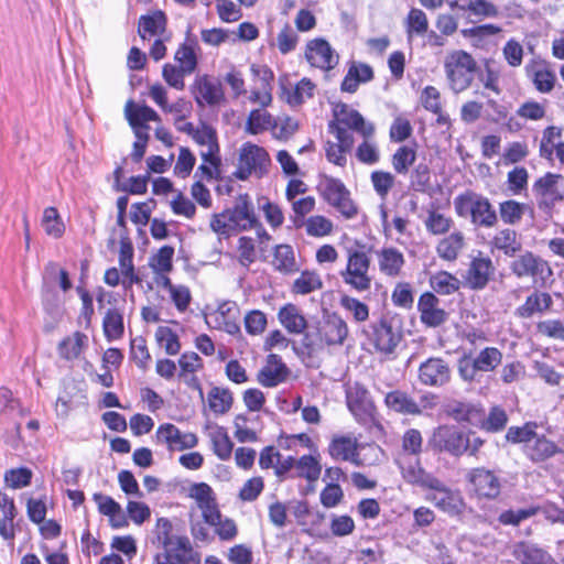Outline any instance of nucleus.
<instances>
[{"label": "nucleus", "mask_w": 564, "mask_h": 564, "mask_svg": "<svg viewBox=\"0 0 564 564\" xmlns=\"http://www.w3.org/2000/svg\"><path fill=\"white\" fill-rule=\"evenodd\" d=\"M454 209L458 217L469 220L476 229H491L499 221L490 199L471 189H466L454 198Z\"/></svg>", "instance_id": "obj_1"}, {"label": "nucleus", "mask_w": 564, "mask_h": 564, "mask_svg": "<svg viewBox=\"0 0 564 564\" xmlns=\"http://www.w3.org/2000/svg\"><path fill=\"white\" fill-rule=\"evenodd\" d=\"M470 430H462L456 425H440L433 430L427 441V446L437 454H447L459 458L466 454L468 436H473Z\"/></svg>", "instance_id": "obj_2"}, {"label": "nucleus", "mask_w": 564, "mask_h": 564, "mask_svg": "<svg viewBox=\"0 0 564 564\" xmlns=\"http://www.w3.org/2000/svg\"><path fill=\"white\" fill-rule=\"evenodd\" d=\"M317 192L346 219H351L358 214V207L351 199L350 192L339 178L323 175L318 182Z\"/></svg>", "instance_id": "obj_3"}, {"label": "nucleus", "mask_w": 564, "mask_h": 564, "mask_svg": "<svg viewBox=\"0 0 564 564\" xmlns=\"http://www.w3.org/2000/svg\"><path fill=\"white\" fill-rule=\"evenodd\" d=\"M444 67L451 88L460 93L471 85L477 63L469 53L455 51L446 58Z\"/></svg>", "instance_id": "obj_4"}, {"label": "nucleus", "mask_w": 564, "mask_h": 564, "mask_svg": "<svg viewBox=\"0 0 564 564\" xmlns=\"http://www.w3.org/2000/svg\"><path fill=\"white\" fill-rule=\"evenodd\" d=\"M370 258L364 251H350L346 270L340 273L344 282L352 289L364 292L370 289L371 278L368 275Z\"/></svg>", "instance_id": "obj_5"}, {"label": "nucleus", "mask_w": 564, "mask_h": 564, "mask_svg": "<svg viewBox=\"0 0 564 564\" xmlns=\"http://www.w3.org/2000/svg\"><path fill=\"white\" fill-rule=\"evenodd\" d=\"M153 564H200V555L193 550L189 539L181 535L175 538V544L154 556Z\"/></svg>", "instance_id": "obj_6"}, {"label": "nucleus", "mask_w": 564, "mask_h": 564, "mask_svg": "<svg viewBox=\"0 0 564 564\" xmlns=\"http://www.w3.org/2000/svg\"><path fill=\"white\" fill-rule=\"evenodd\" d=\"M560 180H563L561 174L547 172L534 182L532 191L541 210L551 212L557 203L564 199L563 192L557 188Z\"/></svg>", "instance_id": "obj_7"}, {"label": "nucleus", "mask_w": 564, "mask_h": 564, "mask_svg": "<svg viewBox=\"0 0 564 564\" xmlns=\"http://www.w3.org/2000/svg\"><path fill=\"white\" fill-rule=\"evenodd\" d=\"M346 402L357 421L367 423L373 419L376 406L364 384L355 382L349 386L346 390Z\"/></svg>", "instance_id": "obj_8"}, {"label": "nucleus", "mask_w": 564, "mask_h": 564, "mask_svg": "<svg viewBox=\"0 0 564 564\" xmlns=\"http://www.w3.org/2000/svg\"><path fill=\"white\" fill-rule=\"evenodd\" d=\"M224 217H227L231 229L241 231L252 229L258 224L252 202L247 193L238 195L235 205L224 210Z\"/></svg>", "instance_id": "obj_9"}, {"label": "nucleus", "mask_w": 564, "mask_h": 564, "mask_svg": "<svg viewBox=\"0 0 564 564\" xmlns=\"http://www.w3.org/2000/svg\"><path fill=\"white\" fill-rule=\"evenodd\" d=\"M510 270L517 278L530 276L544 280L545 275L552 274L549 263L531 251L518 256L510 263Z\"/></svg>", "instance_id": "obj_10"}, {"label": "nucleus", "mask_w": 564, "mask_h": 564, "mask_svg": "<svg viewBox=\"0 0 564 564\" xmlns=\"http://www.w3.org/2000/svg\"><path fill=\"white\" fill-rule=\"evenodd\" d=\"M192 94L199 107L205 105L213 107L225 101L224 88L220 82L212 79L208 75L195 78L192 85Z\"/></svg>", "instance_id": "obj_11"}, {"label": "nucleus", "mask_w": 564, "mask_h": 564, "mask_svg": "<svg viewBox=\"0 0 564 564\" xmlns=\"http://www.w3.org/2000/svg\"><path fill=\"white\" fill-rule=\"evenodd\" d=\"M420 321L429 328H436L445 324L449 314L440 307V299L433 292H424L417 301Z\"/></svg>", "instance_id": "obj_12"}, {"label": "nucleus", "mask_w": 564, "mask_h": 564, "mask_svg": "<svg viewBox=\"0 0 564 564\" xmlns=\"http://www.w3.org/2000/svg\"><path fill=\"white\" fill-rule=\"evenodd\" d=\"M419 380L429 387H442L451 380V368L440 357H431L419 367Z\"/></svg>", "instance_id": "obj_13"}, {"label": "nucleus", "mask_w": 564, "mask_h": 564, "mask_svg": "<svg viewBox=\"0 0 564 564\" xmlns=\"http://www.w3.org/2000/svg\"><path fill=\"white\" fill-rule=\"evenodd\" d=\"M468 480L479 497L495 499L500 495L501 481L494 471L484 467L473 469Z\"/></svg>", "instance_id": "obj_14"}, {"label": "nucleus", "mask_w": 564, "mask_h": 564, "mask_svg": "<svg viewBox=\"0 0 564 564\" xmlns=\"http://www.w3.org/2000/svg\"><path fill=\"white\" fill-rule=\"evenodd\" d=\"M431 490L427 499L442 511L451 516L459 514L463 511L465 503L460 495L451 490L441 479L438 485Z\"/></svg>", "instance_id": "obj_15"}, {"label": "nucleus", "mask_w": 564, "mask_h": 564, "mask_svg": "<svg viewBox=\"0 0 564 564\" xmlns=\"http://www.w3.org/2000/svg\"><path fill=\"white\" fill-rule=\"evenodd\" d=\"M290 372L279 355L270 354L267 357V365L259 370L257 380L263 387L273 388L286 381Z\"/></svg>", "instance_id": "obj_16"}, {"label": "nucleus", "mask_w": 564, "mask_h": 564, "mask_svg": "<svg viewBox=\"0 0 564 564\" xmlns=\"http://www.w3.org/2000/svg\"><path fill=\"white\" fill-rule=\"evenodd\" d=\"M305 57L307 62L322 69H332L338 62L329 43L324 39H315L307 43Z\"/></svg>", "instance_id": "obj_17"}, {"label": "nucleus", "mask_w": 564, "mask_h": 564, "mask_svg": "<svg viewBox=\"0 0 564 564\" xmlns=\"http://www.w3.org/2000/svg\"><path fill=\"white\" fill-rule=\"evenodd\" d=\"M239 163L249 167L258 177H262L268 173L271 159L263 148L248 142L240 150Z\"/></svg>", "instance_id": "obj_18"}, {"label": "nucleus", "mask_w": 564, "mask_h": 564, "mask_svg": "<svg viewBox=\"0 0 564 564\" xmlns=\"http://www.w3.org/2000/svg\"><path fill=\"white\" fill-rule=\"evenodd\" d=\"M322 335L325 345L336 346L343 345L348 336L347 323L337 314L330 313L319 321Z\"/></svg>", "instance_id": "obj_19"}, {"label": "nucleus", "mask_w": 564, "mask_h": 564, "mask_svg": "<svg viewBox=\"0 0 564 564\" xmlns=\"http://www.w3.org/2000/svg\"><path fill=\"white\" fill-rule=\"evenodd\" d=\"M372 330L373 345L378 351L383 354H392L402 338L401 333L384 318L373 324Z\"/></svg>", "instance_id": "obj_20"}, {"label": "nucleus", "mask_w": 564, "mask_h": 564, "mask_svg": "<svg viewBox=\"0 0 564 564\" xmlns=\"http://www.w3.org/2000/svg\"><path fill=\"white\" fill-rule=\"evenodd\" d=\"M328 454L335 460L350 462L357 466L360 465L357 440L350 436H334L328 445Z\"/></svg>", "instance_id": "obj_21"}, {"label": "nucleus", "mask_w": 564, "mask_h": 564, "mask_svg": "<svg viewBox=\"0 0 564 564\" xmlns=\"http://www.w3.org/2000/svg\"><path fill=\"white\" fill-rule=\"evenodd\" d=\"M495 272L492 261L488 257H476L471 260L467 270V283L474 290H482Z\"/></svg>", "instance_id": "obj_22"}, {"label": "nucleus", "mask_w": 564, "mask_h": 564, "mask_svg": "<svg viewBox=\"0 0 564 564\" xmlns=\"http://www.w3.org/2000/svg\"><path fill=\"white\" fill-rule=\"evenodd\" d=\"M303 338L301 345L297 346L295 341L292 343V348L299 357H312L316 349L323 348L325 345L319 321L308 323L305 330L302 333Z\"/></svg>", "instance_id": "obj_23"}, {"label": "nucleus", "mask_w": 564, "mask_h": 564, "mask_svg": "<svg viewBox=\"0 0 564 564\" xmlns=\"http://www.w3.org/2000/svg\"><path fill=\"white\" fill-rule=\"evenodd\" d=\"M446 413L456 422H465L476 427L482 420V406L474 403L453 401L446 405Z\"/></svg>", "instance_id": "obj_24"}, {"label": "nucleus", "mask_w": 564, "mask_h": 564, "mask_svg": "<svg viewBox=\"0 0 564 564\" xmlns=\"http://www.w3.org/2000/svg\"><path fill=\"white\" fill-rule=\"evenodd\" d=\"M384 404L389 410L403 415H420L422 413L419 403L409 393L399 389L386 394Z\"/></svg>", "instance_id": "obj_25"}, {"label": "nucleus", "mask_w": 564, "mask_h": 564, "mask_svg": "<svg viewBox=\"0 0 564 564\" xmlns=\"http://www.w3.org/2000/svg\"><path fill=\"white\" fill-rule=\"evenodd\" d=\"M563 451L545 435H538L524 446L525 455L533 463H542Z\"/></svg>", "instance_id": "obj_26"}, {"label": "nucleus", "mask_w": 564, "mask_h": 564, "mask_svg": "<svg viewBox=\"0 0 564 564\" xmlns=\"http://www.w3.org/2000/svg\"><path fill=\"white\" fill-rule=\"evenodd\" d=\"M124 115L131 128L144 127L145 130H149V121H160V116L155 110L147 105H137L133 100L126 104Z\"/></svg>", "instance_id": "obj_27"}, {"label": "nucleus", "mask_w": 564, "mask_h": 564, "mask_svg": "<svg viewBox=\"0 0 564 564\" xmlns=\"http://www.w3.org/2000/svg\"><path fill=\"white\" fill-rule=\"evenodd\" d=\"M552 304L553 300L549 293L535 291L516 310V314L521 318H530L536 313L550 310Z\"/></svg>", "instance_id": "obj_28"}, {"label": "nucleus", "mask_w": 564, "mask_h": 564, "mask_svg": "<svg viewBox=\"0 0 564 564\" xmlns=\"http://www.w3.org/2000/svg\"><path fill=\"white\" fill-rule=\"evenodd\" d=\"M278 317L290 334H302L307 327L306 318L295 304L288 303L279 310Z\"/></svg>", "instance_id": "obj_29"}, {"label": "nucleus", "mask_w": 564, "mask_h": 564, "mask_svg": "<svg viewBox=\"0 0 564 564\" xmlns=\"http://www.w3.org/2000/svg\"><path fill=\"white\" fill-rule=\"evenodd\" d=\"M402 476L404 480L411 485H416L425 489H432L438 485V478L427 473L419 460L402 466Z\"/></svg>", "instance_id": "obj_30"}, {"label": "nucleus", "mask_w": 564, "mask_h": 564, "mask_svg": "<svg viewBox=\"0 0 564 564\" xmlns=\"http://www.w3.org/2000/svg\"><path fill=\"white\" fill-rule=\"evenodd\" d=\"M167 24L166 14L161 10H155L151 14L141 15L138 23V33L145 40L147 34L154 36L165 32Z\"/></svg>", "instance_id": "obj_31"}, {"label": "nucleus", "mask_w": 564, "mask_h": 564, "mask_svg": "<svg viewBox=\"0 0 564 564\" xmlns=\"http://www.w3.org/2000/svg\"><path fill=\"white\" fill-rule=\"evenodd\" d=\"M191 30L187 31L186 40L182 43L174 54V59L178 63V66L183 68L187 74H192L197 68V55L195 48L197 46V40L191 37Z\"/></svg>", "instance_id": "obj_32"}, {"label": "nucleus", "mask_w": 564, "mask_h": 564, "mask_svg": "<svg viewBox=\"0 0 564 564\" xmlns=\"http://www.w3.org/2000/svg\"><path fill=\"white\" fill-rule=\"evenodd\" d=\"M494 248L502 251L507 257H514L522 249V242L514 229L505 228L499 230L492 238Z\"/></svg>", "instance_id": "obj_33"}, {"label": "nucleus", "mask_w": 564, "mask_h": 564, "mask_svg": "<svg viewBox=\"0 0 564 564\" xmlns=\"http://www.w3.org/2000/svg\"><path fill=\"white\" fill-rule=\"evenodd\" d=\"M403 264L404 257L395 248H384L379 253V268L384 274L389 276L399 275Z\"/></svg>", "instance_id": "obj_34"}, {"label": "nucleus", "mask_w": 564, "mask_h": 564, "mask_svg": "<svg viewBox=\"0 0 564 564\" xmlns=\"http://www.w3.org/2000/svg\"><path fill=\"white\" fill-rule=\"evenodd\" d=\"M86 343L87 336L82 332H75L73 336L64 338L58 344V354L63 359L74 360L79 357Z\"/></svg>", "instance_id": "obj_35"}, {"label": "nucleus", "mask_w": 564, "mask_h": 564, "mask_svg": "<svg viewBox=\"0 0 564 564\" xmlns=\"http://www.w3.org/2000/svg\"><path fill=\"white\" fill-rule=\"evenodd\" d=\"M102 329L108 341L121 338L124 333L122 314L116 308H109L102 321Z\"/></svg>", "instance_id": "obj_36"}, {"label": "nucleus", "mask_w": 564, "mask_h": 564, "mask_svg": "<svg viewBox=\"0 0 564 564\" xmlns=\"http://www.w3.org/2000/svg\"><path fill=\"white\" fill-rule=\"evenodd\" d=\"M532 210L529 205L519 203L514 199H508L499 204L500 219L507 225L519 224L527 210Z\"/></svg>", "instance_id": "obj_37"}, {"label": "nucleus", "mask_w": 564, "mask_h": 564, "mask_svg": "<svg viewBox=\"0 0 564 564\" xmlns=\"http://www.w3.org/2000/svg\"><path fill=\"white\" fill-rule=\"evenodd\" d=\"M430 285L435 293L449 295L459 290L460 282L453 274L446 271H438L431 275Z\"/></svg>", "instance_id": "obj_38"}, {"label": "nucleus", "mask_w": 564, "mask_h": 564, "mask_svg": "<svg viewBox=\"0 0 564 564\" xmlns=\"http://www.w3.org/2000/svg\"><path fill=\"white\" fill-rule=\"evenodd\" d=\"M273 267L282 273H292L297 270L293 249L290 245H278L273 253Z\"/></svg>", "instance_id": "obj_39"}, {"label": "nucleus", "mask_w": 564, "mask_h": 564, "mask_svg": "<svg viewBox=\"0 0 564 564\" xmlns=\"http://www.w3.org/2000/svg\"><path fill=\"white\" fill-rule=\"evenodd\" d=\"M508 423V415L500 406H492L489 414L486 416L485 409L482 408V420L478 427L490 433L502 431Z\"/></svg>", "instance_id": "obj_40"}, {"label": "nucleus", "mask_w": 564, "mask_h": 564, "mask_svg": "<svg viewBox=\"0 0 564 564\" xmlns=\"http://www.w3.org/2000/svg\"><path fill=\"white\" fill-rule=\"evenodd\" d=\"M232 402L234 398L229 389L214 387L208 393L209 409L216 414L227 413Z\"/></svg>", "instance_id": "obj_41"}, {"label": "nucleus", "mask_w": 564, "mask_h": 564, "mask_svg": "<svg viewBox=\"0 0 564 564\" xmlns=\"http://www.w3.org/2000/svg\"><path fill=\"white\" fill-rule=\"evenodd\" d=\"M268 128H272L273 130H276L278 128V122L272 118V116L269 112L261 111L259 109L251 110L246 123L247 132L258 134Z\"/></svg>", "instance_id": "obj_42"}, {"label": "nucleus", "mask_w": 564, "mask_h": 564, "mask_svg": "<svg viewBox=\"0 0 564 564\" xmlns=\"http://www.w3.org/2000/svg\"><path fill=\"white\" fill-rule=\"evenodd\" d=\"M464 247V236L462 232H453L448 237L442 239L437 245V253L442 259L455 260L458 252Z\"/></svg>", "instance_id": "obj_43"}, {"label": "nucleus", "mask_w": 564, "mask_h": 564, "mask_svg": "<svg viewBox=\"0 0 564 564\" xmlns=\"http://www.w3.org/2000/svg\"><path fill=\"white\" fill-rule=\"evenodd\" d=\"M410 186L419 193H427L431 188V169L425 162L416 164L410 174Z\"/></svg>", "instance_id": "obj_44"}, {"label": "nucleus", "mask_w": 564, "mask_h": 564, "mask_svg": "<svg viewBox=\"0 0 564 564\" xmlns=\"http://www.w3.org/2000/svg\"><path fill=\"white\" fill-rule=\"evenodd\" d=\"M283 93L286 94V101L292 106L301 105L304 101V98L313 97L315 85L308 78H303L300 83L294 87L293 90H288L285 86L282 85Z\"/></svg>", "instance_id": "obj_45"}, {"label": "nucleus", "mask_w": 564, "mask_h": 564, "mask_svg": "<svg viewBox=\"0 0 564 564\" xmlns=\"http://www.w3.org/2000/svg\"><path fill=\"white\" fill-rule=\"evenodd\" d=\"M42 225L45 232L54 238H61L65 232V225L55 207L44 209Z\"/></svg>", "instance_id": "obj_46"}, {"label": "nucleus", "mask_w": 564, "mask_h": 564, "mask_svg": "<svg viewBox=\"0 0 564 564\" xmlns=\"http://www.w3.org/2000/svg\"><path fill=\"white\" fill-rule=\"evenodd\" d=\"M538 424L535 422H527L522 426H510L506 434V440L513 444L524 443L530 444L536 436Z\"/></svg>", "instance_id": "obj_47"}, {"label": "nucleus", "mask_w": 564, "mask_h": 564, "mask_svg": "<svg viewBox=\"0 0 564 564\" xmlns=\"http://www.w3.org/2000/svg\"><path fill=\"white\" fill-rule=\"evenodd\" d=\"M340 122L360 133L364 138H370L375 133V126L370 122L367 123L361 113L355 109L350 110L347 116L341 117Z\"/></svg>", "instance_id": "obj_48"}, {"label": "nucleus", "mask_w": 564, "mask_h": 564, "mask_svg": "<svg viewBox=\"0 0 564 564\" xmlns=\"http://www.w3.org/2000/svg\"><path fill=\"white\" fill-rule=\"evenodd\" d=\"M416 160V151L408 145L400 147L392 155V166L398 174H406Z\"/></svg>", "instance_id": "obj_49"}, {"label": "nucleus", "mask_w": 564, "mask_h": 564, "mask_svg": "<svg viewBox=\"0 0 564 564\" xmlns=\"http://www.w3.org/2000/svg\"><path fill=\"white\" fill-rule=\"evenodd\" d=\"M297 477L305 478L308 481H316L322 471V467L312 455H304L296 460Z\"/></svg>", "instance_id": "obj_50"}, {"label": "nucleus", "mask_w": 564, "mask_h": 564, "mask_svg": "<svg viewBox=\"0 0 564 564\" xmlns=\"http://www.w3.org/2000/svg\"><path fill=\"white\" fill-rule=\"evenodd\" d=\"M323 288V282L315 272L304 271L294 281L292 291L296 294H308Z\"/></svg>", "instance_id": "obj_51"}, {"label": "nucleus", "mask_w": 564, "mask_h": 564, "mask_svg": "<svg viewBox=\"0 0 564 564\" xmlns=\"http://www.w3.org/2000/svg\"><path fill=\"white\" fill-rule=\"evenodd\" d=\"M212 444L214 453L219 459L226 460L230 458L234 443L223 427L212 433Z\"/></svg>", "instance_id": "obj_52"}, {"label": "nucleus", "mask_w": 564, "mask_h": 564, "mask_svg": "<svg viewBox=\"0 0 564 564\" xmlns=\"http://www.w3.org/2000/svg\"><path fill=\"white\" fill-rule=\"evenodd\" d=\"M421 104L427 111L438 115V123L446 121L442 116L441 95L437 88L434 86H426L421 94Z\"/></svg>", "instance_id": "obj_53"}, {"label": "nucleus", "mask_w": 564, "mask_h": 564, "mask_svg": "<svg viewBox=\"0 0 564 564\" xmlns=\"http://www.w3.org/2000/svg\"><path fill=\"white\" fill-rule=\"evenodd\" d=\"M475 359L481 372H489L501 364L502 352L496 347H486Z\"/></svg>", "instance_id": "obj_54"}, {"label": "nucleus", "mask_w": 564, "mask_h": 564, "mask_svg": "<svg viewBox=\"0 0 564 564\" xmlns=\"http://www.w3.org/2000/svg\"><path fill=\"white\" fill-rule=\"evenodd\" d=\"M155 338L159 345L164 347L167 355L174 356L180 352L178 336L170 327L160 326L155 332Z\"/></svg>", "instance_id": "obj_55"}, {"label": "nucleus", "mask_w": 564, "mask_h": 564, "mask_svg": "<svg viewBox=\"0 0 564 564\" xmlns=\"http://www.w3.org/2000/svg\"><path fill=\"white\" fill-rule=\"evenodd\" d=\"M181 431L172 423L161 424L156 430L158 442L165 443L170 451H177L181 445Z\"/></svg>", "instance_id": "obj_56"}, {"label": "nucleus", "mask_w": 564, "mask_h": 564, "mask_svg": "<svg viewBox=\"0 0 564 564\" xmlns=\"http://www.w3.org/2000/svg\"><path fill=\"white\" fill-rule=\"evenodd\" d=\"M429 21L424 11L421 9H411L406 18V33L411 36L412 33L423 35L427 33Z\"/></svg>", "instance_id": "obj_57"}, {"label": "nucleus", "mask_w": 564, "mask_h": 564, "mask_svg": "<svg viewBox=\"0 0 564 564\" xmlns=\"http://www.w3.org/2000/svg\"><path fill=\"white\" fill-rule=\"evenodd\" d=\"M339 304L343 308L350 312L354 316V319L358 323L365 322L369 317V307L358 299L351 297L349 295H341Z\"/></svg>", "instance_id": "obj_58"}, {"label": "nucleus", "mask_w": 564, "mask_h": 564, "mask_svg": "<svg viewBox=\"0 0 564 564\" xmlns=\"http://www.w3.org/2000/svg\"><path fill=\"white\" fill-rule=\"evenodd\" d=\"M130 356L140 369H147L148 362L151 359V355L149 352L144 337L139 336L131 340Z\"/></svg>", "instance_id": "obj_59"}, {"label": "nucleus", "mask_w": 564, "mask_h": 564, "mask_svg": "<svg viewBox=\"0 0 564 564\" xmlns=\"http://www.w3.org/2000/svg\"><path fill=\"white\" fill-rule=\"evenodd\" d=\"M188 75L180 66L173 65L171 63L164 64L162 68V76L164 80L173 88L177 90H183L185 87L184 77Z\"/></svg>", "instance_id": "obj_60"}, {"label": "nucleus", "mask_w": 564, "mask_h": 564, "mask_svg": "<svg viewBox=\"0 0 564 564\" xmlns=\"http://www.w3.org/2000/svg\"><path fill=\"white\" fill-rule=\"evenodd\" d=\"M174 248L172 246H163L158 253L151 259L150 265L156 272H170L173 268L172 259Z\"/></svg>", "instance_id": "obj_61"}, {"label": "nucleus", "mask_w": 564, "mask_h": 564, "mask_svg": "<svg viewBox=\"0 0 564 564\" xmlns=\"http://www.w3.org/2000/svg\"><path fill=\"white\" fill-rule=\"evenodd\" d=\"M391 300L398 307L411 308L414 302L411 284L408 282L398 283L392 292Z\"/></svg>", "instance_id": "obj_62"}, {"label": "nucleus", "mask_w": 564, "mask_h": 564, "mask_svg": "<svg viewBox=\"0 0 564 564\" xmlns=\"http://www.w3.org/2000/svg\"><path fill=\"white\" fill-rule=\"evenodd\" d=\"M196 159L191 150L182 147L180 149L177 162L174 166V173L182 178H186L191 174Z\"/></svg>", "instance_id": "obj_63"}, {"label": "nucleus", "mask_w": 564, "mask_h": 564, "mask_svg": "<svg viewBox=\"0 0 564 564\" xmlns=\"http://www.w3.org/2000/svg\"><path fill=\"white\" fill-rule=\"evenodd\" d=\"M529 174L525 167L517 166L508 173V188L512 194H520L528 186Z\"/></svg>", "instance_id": "obj_64"}]
</instances>
